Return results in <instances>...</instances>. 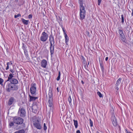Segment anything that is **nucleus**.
<instances>
[{
    "instance_id": "62",
    "label": "nucleus",
    "mask_w": 133,
    "mask_h": 133,
    "mask_svg": "<svg viewBox=\"0 0 133 133\" xmlns=\"http://www.w3.org/2000/svg\"><path fill=\"white\" fill-rule=\"evenodd\" d=\"M89 62H88V64H87V65H88H88H89Z\"/></svg>"
},
{
    "instance_id": "57",
    "label": "nucleus",
    "mask_w": 133,
    "mask_h": 133,
    "mask_svg": "<svg viewBox=\"0 0 133 133\" xmlns=\"http://www.w3.org/2000/svg\"><path fill=\"white\" fill-rule=\"evenodd\" d=\"M61 27V28H62V29H63V28H64L63 27V25H60Z\"/></svg>"
},
{
    "instance_id": "33",
    "label": "nucleus",
    "mask_w": 133,
    "mask_h": 133,
    "mask_svg": "<svg viewBox=\"0 0 133 133\" xmlns=\"http://www.w3.org/2000/svg\"><path fill=\"white\" fill-rule=\"evenodd\" d=\"M21 15L20 14H18L17 15H15L14 16V17L15 18H17L18 17H21Z\"/></svg>"
},
{
    "instance_id": "23",
    "label": "nucleus",
    "mask_w": 133,
    "mask_h": 133,
    "mask_svg": "<svg viewBox=\"0 0 133 133\" xmlns=\"http://www.w3.org/2000/svg\"><path fill=\"white\" fill-rule=\"evenodd\" d=\"M121 81V79L120 78H119L117 81L116 84L118 85H119L120 84Z\"/></svg>"
},
{
    "instance_id": "5",
    "label": "nucleus",
    "mask_w": 133,
    "mask_h": 133,
    "mask_svg": "<svg viewBox=\"0 0 133 133\" xmlns=\"http://www.w3.org/2000/svg\"><path fill=\"white\" fill-rule=\"evenodd\" d=\"M36 84L35 83H32L31 85V87L30 89V91L31 94L33 96L36 95Z\"/></svg>"
},
{
    "instance_id": "36",
    "label": "nucleus",
    "mask_w": 133,
    "mask_h": 133,
    "mask_svg": "<svg viewBox=\"0 0 133 133\" xmlns=\"http://www.w3.org/2000/svg\"><path fill=\"white\" fill-rule=\"evenodd\" d=\"M47 127L46 125V124L44 123L43 124V129L45 131L47 129Z\"/></svg>"
},
{
    "instance_id": "46",
    "label": "nucleus",
    "mask_w": 133,
    "mask_h": 133,
    "mask_svg": "<svg viewBox=\"0 0 133 133\" xmlns=\"http://www.w3.org/2000/svg\"><path fill=\"white\" fill-rule=\"evenodd\" d=\"M83 64H87V63L86 62V61H82Z\"/></svg>"
},
{
    "instance_id": "21",
    "label": "nucleus",
    "mask_w": 133,
    "mask_h": 133,
    "mask_svg": "<svg viewBox=\"0 0 133 133\" xmlns=\"http://www.w3.org/2000/svg\"><path fill=\"white\" fill-rule=\"evenodd\" d=\"M118 86H119V85L115 84V86L114 87L115 89V90L116 91V92L117 94L118 93V89H119L118 87Z\"/></svg>"
},
{
    "instance_id": "50",
    "label": "nucleus",
    "mask_w": 133,
    "mask_h": 133,
    "mask_svg": "<svg viewBox=\"0 0 133 133\" xmlns=\"http://www.w3.org/2000/svg\"><path fill=\"white\" fill-rule=\"evenodd\" d=\"M108 57H107L105 58V60L106 61H107L108 60Z\"/></svg>"
},
{
    "instance_id": "27",
    "label": "nucleus",
    "mask_w": 133,
    "mask_h": 133,
    "mask_svg": "<svg viewBox=\"0 0 133 133\" xmlns=\"http://www.w3.org/2000/svg\"><path fill=\"white\" fill-rule=\"evenodd\" d=\"M97 94L100 97H103V96L102 95L101 93L99 91H98L97 93Z\"/></svg>"
},
{
    "instance_id": "7",
    "label": "nucleus",
    "mask_w": 133,
    "mask_h": 133,
    "mask_svg": "<svg viewBox=\"0 0 133 133\" xmlns=\"http://www.w3.org/2000/svg\"><path fill=\"white\" fill-rule=\"evenodd\" d=\"M18 114L19 116L22 117H24L26 116L25 111L24 108H22L19 109Z\"/></svg>"
},
{
    "instance_id": "35",
    "label": "nucleus",
    "mask_w": 133,
    "mask_h": 133,
    "mask_svg": "<svg viewBox=\"0 0 133 133\" xmlns=\"http://www.w3.org/2000/svg\"><path fill=\"white\" fill-rule=\"evenodd\" d=\"M24 53L25 55L27 57H28V51L27 50H25V51H24Z\"/></svg>"
},
{
    "instance_id": "38",
    "label": "nucleus",
    "mask_w": 133,
    "mask_h": 133,
    "mask_svg": "<svg viewBox=\"0 0 133 133\" xmlns=\"http://www.w3.org/2000/svg\"><path fill=\"white\" fill-rule=\"evenodd\" d=\"M10 71L12 73V74L14 73V72H15V69H12L11 68L10 69Z\"/></svg>"
},
{
    "instance_id": "55",
    "label": "nucleus",
    "mask_w": 133,
    "mask_h": 133,
    "mask_svg": "<svg viewBox=\"0 0 133 133\" xmlns=\"http://www.w3.org/2000/svg\"><path fill=\"white\" fill-rule=\"evenodd\" d=\"M39 23H38L37 24V27H38H38H39Z\"/></svg>"
},
{
    "instance_id": "49",
    "label": "nucleus",
    "mask_w": 133,
    "mask_h": 133,
    "mask_svg": "<svg viewBox=\"0 0 133 133\" xmlns=\"http://www.w3.org/2000/svg\"><path fill=\"white\" fill-rule=\"evenodd\" d=\"M126 132L127 133H131V132H130L128 131L126 129Z\"/></svg>"
},
{
    "instance_id": "30",
    "label": "nucleus",
    "mask_w": 133,
    "mask_h": 133,
    "mask_svg": "<svg viewBox=\"0 0 133 133\" xmlns=\"http://www.w3.org/2000/svg\"><path fill=\"white\" fill-rule=\"evenodd\" d=\"M90 124L91 127H92L93 126V123L90 119H89Z\"/></svg>"
},
{
    "instance_id": "29",
    "label": "nucleus",
    "mask_w": 133,
    "mask_h": 133,
    "mask_svg": "<svg viewBox=\"0 0 133 133\" xmlns=\"http://www.w3.org/2000/svg\"><path fill=\"white\" fill-rule=\"evenodd\" d=\"M49 37L50 41L51 40H53L54 39V37L52 34H51L50 36Z\"/></svg>"
},
{
    "instance_id": "3",
    "label": "nucleus",
    "mask_w": 133,
    "mask_h": 133,
    "mask_svg": "<svg viewBox=\"0 0 133 133\" xmlns=\"http://www.w3.org/2000/svg\"><path fill=\"white\" fill-rule=\"evenodd\" d=\"M18 86L16 85L8 84L6 87V90L8 92H10L11 90L16 91L18 89Z\"/></svg>"
},
{
    "instance_id": "47",
    "label": "nucleus",
    "mask_w": 133,
    "mask_h": 133,
    "mask_svg": "<svg viewBox=\"0 0 133 133\" xmlns=\"http://www.w3.org/2000/svg\"><path fill=\"white\" fill-rule=\"evenodd\" d=\"M76 133H81L79 130H78L76 131Z\"/></svg>"
},
{
    "instance_id": "25",
    "label": "nucleus",
    "mask_w": 133,
    "mask_h": 133,
    "mask_svg": "<svg viewBox=\"0 0 133 133\" xmlns=\"http://www.w3.org/2000/svg\"><path fill=\"white\" fill-rule=\"evenodd\" d=\"M22 48L23 49L24 51L26 50V45H25L24 43H22Z\"/></svg>"
},
{
    "instance_id": "31",
    "label": "nucleus",
    "mask_w": 133,
    "mask_h": 133,
    "mask_svg": "<svg viewBox=\"0 0 133 133\" xmlns=\"http://www.w3.org/2000/svg\"><path fill=\"white\" fill-rule=\"evenodd\" d=\"M50 45H55V41L54 39L53 40H51L50 41Z\"/></svg>"
},
{
    "instance_id": "15",
    "label": "nucleus",
    "mask_w": 133,
    "mask_h": 133,
    "mask_svg": "<svg viewBox=\"0 0 133 133\" xmlns=\"http://www.w3.org/2000/svg\"><path fill=\"white\" fill-rule=\"evenodd\" d=\"M47 64V61L44 59H43L41 62V66L44 68H45L46 67Z\"/></svg>"
},
{
    "instance_id": "34",
    "label": "nucleus",
    "mask_w": 133,
    "mask_h": 133,
    "mask_svg": "<svg viewBox=\"0 0 133 133\" xmlns=\"http://www.w3.org/2000/svg\"><path fill=\"white\" fill-rule=\"evenodd\" d=\"M19 133H25V131L24 129H22L18 130Z\"/></svg>"
},
{
    "instance_id": "22",
    "label": "nucleus",
    "mask_w": 133,
    "mask_h": 133,
    "mask_svg": "<svg viewBox=\"0 0 133 133\" xmlns=\"http://www.w3.org/2000/svg\"><path fill=\"white\" fill-rule=\"evenodd\" d=\"M74 123V125L75 126V128H76L78 127V122L77 120H75V119H74L73 120Z\"/></svg>"
},
{
    "instance_id": "60",
    "label": "nucleus",
    "mask_w": 133,
    "mask_h": 133,
    "mask_svg": "<svg viewBox=\"0 0 133 133\" xmlns=\"http://www.w3.org/2000/svg\"><path fill=\"white\" fill-rule=\"evenodd\" d=\"M15 0V2H18V0Z\"/></svg>"
},
{
    "instance_id": "17",
    "label": "nucleus",
    "mask_w": 133,
    "mask_h": 133,
    "mask_svg": "<svg viewBox=\"0 0 133 133\" xmlns=\"http://www.w3.org/2000/svg\"><path fill=\"white\" fill-rule=\"evenodd\" d=\"M21 19L22 22L23 24L26 25L28 24L29 22V21L28 20H26L23 18H22Z\"/></svg>"
},
{
    "instance_id": "42",
    "label": "nucleus",
    "mask_w": 133,
    "mask_h": 133,
    "mask_svg": "<svg viewBox=\"0 0 133 133\" xmlns=\"http://www.w3.org/2000/svg\"><path fill=\"white\" fill-rule=\"evenodd\" d=\"M101 2V0H98V5H100Z\"/></svg>"
},
{
    "instance_id": "64",
    "label": "nucleus",
    "mask_w": 133,
    "mask_h": 133,
    "mask_svg": "<svg viewBox=\"0 0 133 133\" xmlns=\"http://www.w3.org/2000/svg\"><path fill=\"white\" fill-rule=\"evenodd\" d=\"M62 25V23H61V24H59V25Z\"/></svg>"
},
{
    "instance_id": "6",
    "label": "nucleus",
    "mask_w": 133,
    "mask_h": 133,
    "mask_svg": "<svg viewBox=\"0 0 133 133\" xmlns=\"http://www.w3.org/2000/svg\"><path fill=\"white\" fill-rule=\"evenodd\" d=\"M112 115L111 117V120L112 123L115 127L117 125L116 119L114 114V111L112 110Z\"/></svg>"
},
{
    "instance_id": "12",
    "label": "nucleus",
    "mask_w": 133,
    "mask_h": 133,
    "mask_svg": "<svg viewBox=\"0 0 133 133\" xmlns=\"http://www.w3.org/2000/svg\"><path fill=\"white\" fill-rule=\"evenodd\" d=\"M16 102V99L13 97H11L9 99L8 102V104L9 106L11 105Z\"/></svg>"
},
{
    "instance_id": "16",
    "label": "nucleus",
    "mask_w": 133,
    "mask_h": 133,
    "mask_svg": "<svg viewBox=\"0 0 133 133\" xmlns=\"http://www.w3.org/2000/svg\"><path fill=\"white\" fill-rule=\"evenodd\" d=\"M29 96L30 98L29 101L30 102L34 101L35 100L38 98V97H34L32 96H31L29 94Z\"/></svg>"
},
{
    "instance_id": "43",
    "label": "nucleus",
    "mask_w": 133,
    "mask_h": 133,
    "mask_svg": "<svg viewBox=\"0 0 133 133\" xmlns=\"http://www.w3.org/2000/svg\"><path fill=\"white\" fill-rule=\"evenodd\" d=\"M59 18L57 19L58 21H62V19L60 17H58Z\"/></svg>"
},
{
    "instance_id": "63",
    "label": "nucleus",
    "mask_w": 133,
    "mask_h": 133,
    "mask_svg": "<svg viewBox=\"0 0 133 133\" xmlns=\"http://www.w3.org/2000/svg\"><path fill=\"white\" fill-rule=\"evenodd\" d=\"M96 133H99L98 131H97L96 132Z\"/></svg>"
},
{
    "instance_id": "45",
    "label": "nucleus",
    "mask_w": 133,
    "mask_h": 133,
    "mask_svg": "<svg viewBox=\"0 0 133 133\" xmlns=\"http://www.w3.org/2000/svg\"><path fill=\"white\" fill-rule=\"evenodd\" d=\"M60 78V76H58V77L56 78V79L57 81H58L59 80Z\"/></svg>"
},
{
    "instance_id": "26",
    "label": "nucleus",
    "mask_w": 133,
    "mask_h": 133,
    "mask_svg": "<svg viewBox=\"0 0 133 133\" xmlns=\"http://www.w3.org/2000/svg\"><path fill=\"white\" fill-rule=\"evenodd\" d=\"M68 101L69 103V104H70V105H71V104H72L71 103V96H70V95L68 97Z\"/></svg>"
},
{
    "instance_id": "37",
    "label": "nucleus",
    "mask_w": 133,
    "mask_h": 133,
    "mask_svg": "<svg viewBox=\"0 0 133 133\" xmlns=\"http://www.w3.org/2000/svg\"><path fill=\"white\" fill-rule=\"evenodd\" d=\"M121 20H122V23H123L124 22V18L123 17V15L122 14L121 15Z\"/></svg>"
},
{
    "instance_id": "61",
    "label": "nucleus",
    "mask_w": 133,
    "mask_h": 133,
    "mask_svg": "<svg viewBox=\"0 0 133 133\" xmlns=\"http://www.w3.org/2000/svg\"><path fill=\"white\" fill-rule=\"evenodd\" d=\"M59 1L60 0H57V3H58V2H59V3H60V2H59Z\"/></svg>"
},
{
    "instance_id": "59",
    "label": "nucleus",
    "mask_w": 133,
    "mask_h": 133,
    "mask_svg": "<svg viewBox=\"0 0 133 133\" xmlns=\"http://www.w3.org/2000/svg\"><path fill=\"white\" fill-rule=\"evenodd\" d=\"M14 133H19L18 131L15 132Z\"/></svg>"
},
{
    "instance_id": "48",
    "label": "nucleus",
    "mask_w": 133,
    "mask_h": 133,
    "mask_svg": "<svg viewBox=\"0 0 133 133\" xmlns=\"http://www.w3.org/2000/svg\"><path fill=\"white\" fill-rule=\"evenodd\" d=\"M57 91V92H59V88L57 87L56 88Z\"/></svg>"
},
{
    "instance_id": "1",
    "label": "nucleus",
    "mask_w": 133,
    "mask_h": 133,
    "mask_svg": "<svg viewBox=\"0 0 133 133\" xmlns=\"http://www.w3.org/2000/svg\"><path fill=\"white\" fill-rule=\"evenodd\" d=\"M52 90L51 87L49 88V93L48 95L49 96V99L48 101L49 107H50V109L49 111L50 114L51 111L52 112L53 110V98H52Z\"/></svg>"
},
{
    "instance_id": "24",
    "label": "nucleus",
    "mask_w": 133,
    "mask_h": 133,
    "mask_svg": "<svg viewBox=\"0 0 133 133\" xmlns=\"http://www.w3.org/2000/svg\"><path fill=\"white\" fill-rule=\"evenodd\" d=\"M6 64L7 65V66L6 68V70H7L9 68V65H12V63H10V62H7V63Z\"/></svg>"
},
{
    "instance_id": "56",
    "label": "nucleus",
    "mask_w": 133,
    "mask_h": 133,
    "mask_svg": "<svg viewBox=\"0 0 133 133\" xmlns=\"http://www.w3.org/2000/svg\"><path fill=\"white\" fill-rule=\"evenodd\" d=\"M59 23V24H61V23H62V22H61V21H58Z\"/></svg>"
},
{
    "instance_id": "39",
    "label": "nucleus",
    "mask_w": 133,
    "mask_h": 133,
    "mask_svg": "<svg viewBox=\"0 0 133 133\" xmlns=\"http://www.w3.org/2000/svg\"><path fill=\"white\" fill-rule=\"evenodd\" d=\"M14 125V123L13 122H11L9 123V125L11 127H12Z\"/></svg>"
},
{
    "instance_id": "14",
    "label": "nucleus",
    "mask_w": 133,
    "mask_h": 133,
    "mask_svg": "<svg viewBox=\"0 0 133 133\" xmlns=\"http://www.w3.org/2000/svg\"><path fill=\"white\" fill-rule=\"evenodd\" d=\"M55 45H52V44L50 45V49L51 56H52L54 54Z\"/></svg>"
},
{
    "instance_id": "2",
    "label": "nucleus",
    "mask_w": 133,
    "mask_h": 133,
    "mask_svg": "<svg viewBox=\"0 0 133 133\" xmlns=\"http://www.w3.org/2000/svg\"><path fill=\"white\" fill-rule=\"evenodd\" d=\"M80 5V17L81 20L85 18L86 11L84 7L83 6V0H79Z\"/></svg>"
},
{
    "instance_id": "4",
    "label": "nucleus",
    "mask_w": 133,
    "mask_h": 133,
    "mask_svg": "<svg viewBox=\"0 0 133 133\" xmlns=\"http://www.w3.org/2000/svg\"><path fill=\"white\" fill-rule=\"evenodd\" d=\"M24 121L23 119L21 117H15L13 119V121L14 123L17 124H22L24 127H25V124L24 123H23Z\"/></svg>"
},
{
    "instance_id": "13",
    "label": "nucleus",
    "mask_w": 133,
    "mask_h": 133,
    "mask_svg": "<svg viewBox=\"0 0 133 133\" xmlns=\"http://www.w3.org/2000/svg\"><path fill=\"white\" fill-rule=\"evenodd\" d=\"M37 105L35 103H33L32 108V111L33 113L35 114L37 113Z\"/></svg>"
},
{
    "instance_id": "11",
    "label": "nucleus",
    "mask_w": 133,
    "mask_h": 133,
    "mask_svg": "<svg viewBox=\"0 0 133 133\" xmlns=\"http://www.w3.org/2000/svg\"><path fill=\"white\" fill-rule=\"evenodd\" d=\"M8 81H9L10 82V83H9L8 84H12L14 85H16L18 83V81L17 79L13 78L10 79V80H7L5 82L4 84L5 83Z\"/></svg>"
},
{
    "instance_id": "41",
    "label": "nucleus",
    "mask_w": 133,
    "mask_h": 133,
    "mask_svg": "<svg viewBox=\"0 0 133 133\" xmlns=\"http://www.w3.org/2000/svg\"><path fill=\"white\" fill-rule=\"evenodd\" d=\"M81 57H82V59H81L82 61H85V58L83 56H82Z\"/></svg>"
},
{
    "instance_id": "9",
    "label": "nucleus",
    "mask_w": 133,
    "mask_h": 133,
    "mask_svg": "<svg viewBox=\"0 0 133 133\" xmlns=\"http://www.w3.org/2000/svg\"><path fill=\"white\" fill-rule=\"evenodd\" d=\"M48 37V35L45 32H44L42 33V36L40 37V40L42 41L45 42L47 39Z\"/></svg>"
},
{
    "instance_id": "20",
    "label": "nucleus",
    "mask_w": 133,
    "mask_h": 133,
    "mask_svg": "<svg viewBox=\"0 0 133 133\" xmlns=\"http://www.w3.org/2000/svg\"><path fill=\"white\" fill-rule=\"evenodd\" d=\"M14 74L10 73L9 75V77H8L7 80H10V79L13 78L14 77Z\"/></svg>"
},
{
    "instance_id": "19",
    "label": "nucleus",
    "mask_w": 133,
    "mask_h": 133,
    "mask_svg": "<svg viewBox=\"0 0 133 133\" xmlns=\"http://www.w3.org/2000/svg\"><path fill=\"white\" fill-rule=\"evenodd\" d=\"M99 63L100 64V66H101V70L103 73L104 72V68L103 67V65L102 62H101L100 61H99Z\"/></svg>"
},
{
    "instance_id": "58",
    "label": "nucleus",
    "mask_w": 133,
    "mask_h": 133,
    "mask_svg": "<svg viewBox=\"0 0 133 133\" xmlns=\"http://www.w3.org/2000/svg\"><path fill=\"white\" fill-rule=\"evenodd\" d=\"M119 130L120 131L121 130V127H120V126H119Z\"/></svg>"
},
{
    "instance_id": "51",
    "label": "nucleus",
    "mask_w": 133,
    "mask_h": 133,
    "mask_svg": "<svg viewBox=\"0 0 133 133\" xmlns=\"http://www.w3.org/2000/svg\"><path fill=\"white\" fill-rule=\"evenodd\" d=\"M58 76H61V73L60 71H59L58 72Z\"/></svg>"
},
{
    "instance_id": "53",
    "label": "nucleus",
    "mask_w": 133,
    "mask_h": 133,
    "mask_svg": "<svg viewBox=\"0 0 133 133\" xmlns=\"http://www.w3.org/2000/svg\"><path fill=\"white\" fill-rule=\"evenodd\" d=\"M81 83L82 84H84V82L82 80L81 81Z\"/></svg>"
},
{
    "instance_id": "52",
    "label": "nucleus",
    "mask_w": 133,
    "mask_h": 133,
    "mask_svg": "<svg viewBox=\"0 0 133 133\" xmlns=\"http://www.w3.org/2000/svg\"><path fill=\"white\" fill-rule=\"evenodd\" d=\"M79 71H80L79 70H78V77H79Z\"/></svg>"
},
{
    "instance_id": "10",
    "label": "nucleus",
    "mask_w": 133,
    "mask_h": 133,
    "mask_svg": "<svg viewBox=\"0 0 133 133\" xmlns=\"http://www.w3.org/2000/svg\"><path fill=\"white\" fill-rule=\"evenodd\" d=\"M33 125L37 129H40L41 128V123L38 119H36L34 121Z\"/></svg>"
},
{
    "instance_id": "40",
    "label": "nucleus",
    "mask_w": 133,
    "mask_h": 133,
    "mask_svg": "<svg viewBox=\"0 0 133 133\" xmlns=\"http://www.w3.org/2000/svg\"><path fill=\"white\" fill-rule=\"evenodd\" d=\"M32 15L31 14H30L29 15L28 17L29 19H31L32 18Z\"/></svg>"
},
{
    "instance_id": "28",
    "label": "nucleus",
    "mask_w": 133,
    "mask_h": 133,
    "mask_svg": "<svg viewBox=\"0 0 133 133\" xmlns=\"http://www.w3.org/2000/svg\"><path fill=\"white\" fill-rule=\"evenodd\" d=\"M4 82L3 79L1 78H0V84L2 86H4L3 84V83Z\"/></svg>"
},
{
    "instance_id": "18",
    "label": "nucleus",
    "mask_w": 133,
    "mask_h": 133,
    "mask_svg": "<svg viewBox=\"0 0 133 133\" xmlns=\"http://www.w3.org/2000/svg\"><path fill=\"white\" fill-rule=\"evenodd\" d=\"M65 38V43L66 45H68V42L69 40V37L67 34L64 35Z\"/></svg>"
},
{
    "instance_id": "54",
    "label": "nucleus",
    "mask_w": 133,
    "mask_h": 133,
    "mask_svg": "<svg viewBox=\"0 0 133 133\" xmlns=\"http://www.w3.org/2000/svg\"><path fill=\"white\" fill-rule=\"evenodd\" d=\"M89 32H88V36H89V37H90V36H89Z\"/></svg>"
},
{
    "instance_id": "44",
    "label": "nucleus",
    "mask_w": 133,
    "mask_h": 133,
    "mask_svg": "<svg viewBox=\"0 0 133 133\" xmlns=\"http://www.w3.org/2000/svg\"><path fill=\"white\" fill-rule=\"evenodd\" d=\"M62 29L64 35L66 34H67L65 31V30H64V28H63V29Z\"/></svg>"
},
{
    "instance_id": "32",
    "label": "nucleus",
    "mask_w": 133,
    "mask_h": 133,
    "mask_svg": "<svg viewBox=\"0 0 133 133\" xmlns=\"http://www.w3.org/2000/svg\"><path fill=\"white\" fill-rule=\"evenodd\" d=\"M87 64H84V67L87 70V71L89 72V70L88 69V65L87 66Z\"/></svg>"
},
{
    "instance_id": "8",
    "label": "nucleus",
    "mask_w": 133,
    "mask_h": 133,
    "mask_svg": "<svg viewBox=\"0 0 133 133\" xmlns=\"http://www.w3.org/2000/svg\"><path fill=\"white\" fill-rule=\"evenodd\" d=\"M118 33L120 36L121 39L123 42H125L126 41L125 37L123 34V30L121 29H119L118 30Z\"/></svg>"
}]
</instances>
